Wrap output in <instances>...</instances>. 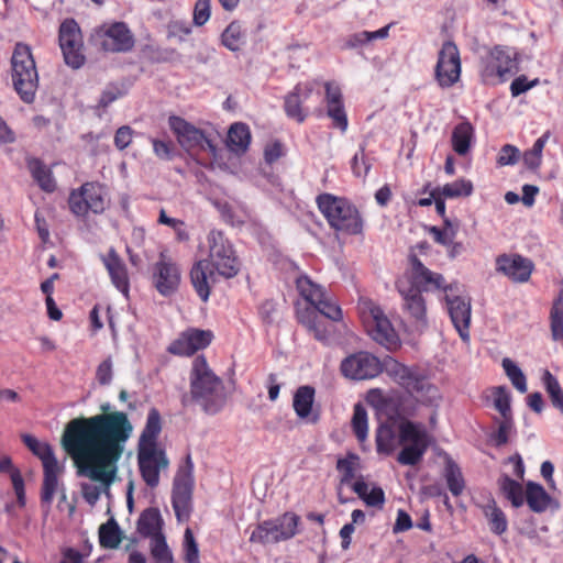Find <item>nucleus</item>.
Instances as JSON below:
<instances>
[{"label":"nucleus","mask_w":563,"mask_h":563,"mask_svg":"<svg viewBox=\"0 0 563 563\" xmlns=\"http://www.w3.org/2000/svg\"><path fill=\"white\" fill-rule=\"evenodd\" d=\"M12 70H36L31 47L24 43H16L11 56Z\"/></svg>","instance_id":"nucleus-41"},{"label":"nucleus","mask_w":563,"mask_h":563,"mask_svg":"<svg viewBox=\"0 0 563 563\" xmlns=\"http://www.w3.org/2000/svg\"><path fill=\"white\" fill-rule=\"evenodd\" d=\"M27 167L32 177L37 185L46 192H53L56 188V183L49 168H47L38 158H32L27 163Z\"/></svg>","instance_id":"nucleus-39"},{"label":"nucleus","mask_w":563,"mask_h":563,"mask_svg":"<svg viewBox=\"0 0 563 563\" xmlns=\"http://www.w3.org/2000/svg\"><path fill=\"white\" fill-rule=\"evenodd\" d=\"M539 84V79L529 80L526 76L517 77L510 85V92L512 97H518L521 93L530 90Z\"/></svg>","instance_id":"nucleus-62"},{"label":"nucleus","mask_w":563,"mask_h":563,"mask_svg":"<svg viewBox=\"0 0 563 563\" xmlns=\"http://www.w3.org/2000/svg\"><path fill=\"white\" fill-rule=\"evenodd\" d=\"M551 334L554 341L563 340V297L560 296L550 311Z\"/></svg>","instance_id":"nucleus-52"},{"label":"nucleus","mask_w":563,"mask_h":563,"mask_svg":"<svg viewBox=\"0 0 563 563\" xmlns=\"http://www.w3.org/2000/svg\"><path fill=\"white\" fill-rule=\"evenodd\" d=\"M396 288L402 298L404 312L408 314L418 328H427V301L422 291L410 287L405 280H397Z\"/></svg>","instance_id":"nucleus-20"},{"label":"nucleus","mask_w":563,"mask_h":563,"mask_svg":"<svg viewBox=\"0 0 563 563\" xmlns=\"http://www.w3.org/2000/svg\"><path fill=\"white\" fill-rule=\"evenodd\" d=\"M494 407L501 417H512L510 406V393L506 386H496L493 388Z\"/></svg>","instance_id":"nucleus-56"},{"label":"nucleus","mask_w":563,"mask_h":563,"mask_svg":"<svg viewBox=\"0 0 563 563\" xmlns=\"http://www.w3.org/2000/svg\"><path fill=\"white\" fill-rule=\"evenodd\" d=\"M211 14V0H197L194 8V23L197 26L205 25Z\"/></svg>","instance_id":"nucleus-61"},{"label":"nucleus","mask_w":563,"mask_h":563,"mask_svg":"<svg viewBox=\"0 0 563 563\" xmlns=\"http://www.w3.org/2000/svg\"><path fill=\"white\" fill-rule=\"evenodd\" d=\"M152 279L154 287L162 296H170L180 285V268L170 256L162 252L153 266Z\"/></svg>","instance_id":"nucleus-17"},{"label":"nucleus","mask_w":563,"mask_h":563,"mask_svg":"<svg viewBox=\"0 0 563 563\" xmlns=\"http://www.w3.org/2000/svg\"><path fill=\"white\" fill-rule=\"evenodd\" d=\"M78 417L67 422L60 444L71 459L77 474L109 487L117 475L133 426L123 411Z\"/></svg>","instance_id":"nucleus-1"},{"label":"nucleus","mask_w":563,"mask_h":563,"mask_svg":"<svg viewBox=\"0 0 563 563\" xmlns=\"http://www.w3.org/2000/svg\"><path fill=\"white\" fill-rule=\"evenodd\" d=\"M316 202L333 230L349 235L363 233L364 223L361 213L347 199L324 192L317 197Z\"/></svg>","instance_id":"nucleus-6"},{"label":"nucleus","mask_w":563,"mask_h":563,"mask_svg":"<svg viewBox=\"0 0 563 563\" xmlns=\"http://www.w3.org/2000/svg\"><path fill=\"white\" fill-rule=\"evenodd\" d=\"M208 256L210 263L221 277L230 279L240 272V260L233 244L220 230H211L207 235Z\"/></svg>","instance_id":"nucleus-8"},{"label":"nucleus","mask_w":563,"mask_h":563,"mask_svg":"<svg viewBox=\"0 0 563 563\" xmlns=\"http://www.w3.org/2000/svg\"><path fill=\"white\" fill-rule=\"evenodd\" d=\"M341 374L350 379L365 380L385 373V357L379 360L367 351L350 354L340 364Z\"/></svg>","instance_id":"nucleus-13"},{"label":"nucleus","mask_w":563,"mask_h":563,"mask_svg":"<svg viewBox=\"0 0 563 563\" xmlns=\"http://www.w3.org/2000/svg\"><path fill=\"white\" fill-rule=\"evenodd\" d=\"M222 44L230 51H239L246 42L245 31L239 22H231L221 35Z\"/></svg>","instance_id":"nucleus-45"},{"label":"nucleus","mask_w":563,"mask_h":563,"mask_svg":"<svg viewBox=\"0 0 563 563\" xmlns=\"http://www.w3.org/2000/svg\"><path fill=\"white\" fill-rule=\"evenodd\" d=\"M314 96L313 88L309 84H298L291 92L285 97L284 110L286 115L298 123H302L309 114L308 101Z\"/></svg>","instance_id":"nucleus-23"},{"label":"nucleus","mask_w":563,"mask_h":563,"mask_svg":"<svg viewBox=\"0 0 563 563\" xmlns=\"http://www.w3.org/2000/svg\"><path fill=\"white\" fill-rule=\"evenodd\" d=\"M397 448V437L391 426L380 424L376 430L377 452L390 455Z\"/></svg>","instance_id":"nucleus-44"},{"label":"nucleus","mask_w":563,"mask_h":563,"mask_svg":"<svg viewBox=\"0 0 563 563\" xmlns=\"http://www.w3.org/2000/svg\"><path fill=\"white\" fill-rule=\"evenodd\" d=\"M194 463L190 454H187L184 463L179 465L174 477L173 490L192 492Z\"/></svg>","instance_id":"nucleus-42"},{"label":"nucleus","mask_w":563,"mask_h":563,"mask_svg":"<svg viewBox=\"0 0 563 563\" xmlns=\"http://www.w3.org/2000/svg\"><path fill=\"white\" fill-rule=\"evenodd\" d=\"M38 73H12L15 91L25 103L34 101L38 86Z\"/></svg>","instance_id":"nucleus-29"},{"label":"nucleus","mask_w":563,"mask_h":563,"mask_svg":"<svg viewBox=\"0 0 563 563\" xmlns=\"http://www.w3.org/2000/svg\"><path fill=\"white\" fill-rule=\"evenodd\" d=\"M132 85L133 81L130 79L109 84L100 98L99 107L107 109L112 102L124 97Z\"/></svg>","instance_id":"nucleus-46"},{"label":"nucleus","mask_w":563,"mask_h":563,"mask_svg":"<svg viewBox=\"0 0 563 563\" xmlns=\"http://www.w3.org/2000/svg\"><path fill=\"white\" fill-rule=\"evenodd\" d=\"M533 269V262L520 254L504 253L496 257V271L514 283H527Z\"/></svg>","instance_id":"nucleus-22"},{"label":"nucleus","mask_w":563,"mask_h":563,"mask_svg":"<svg viewBox=\"0 0 563 563\" xmlns=\"http://www.w3.org/2000/svg\"><path fill=\"white\" fill-rule=\"evenodd\" d=\"M519 158V150L510 144H506L500 148L497 163L500 166L514 165Z\"/></svg>","instance_id":"nucleus-63"},{"label":"nucleus","mask_w":563,"mask_h":563,"mask_svg":"<svg viewBox=\"0 0 563 563\" xmlns=\"http://www.w3.org/2000/svg\"><path fill=\"white\" fill-rule=\"evenodd\" d=\"M352 429L360 442H364L367 439L368 422L367 412L362 404H356L353 410L352 417Z\"/></svg>","instance_id":"nucleus-53"},{"label":"nucleus","mask_w":563,"mask_h":563,"mask_svg":"<svg viewBox=\"0 0 563 563\" xmlns=\"http://www.w3.org/2000/svg\"><path fill=\"white\" fill-rule=\"evenodd\" d=\"M385 373L417 404L435 406L441 400L439 388L429 380L417 365L408 366L391 356H386Z\"/></svg>","instance_id":"nucleus-3"},{"label":"nucleus","mask_w":563,"mask_h":563,"mask_svg":"<svg viewBox=\"0 0 563 563\" xmlns=\"http://www.w3.org/2000/svg\"><path fill=\"white\" fill-rule=\"evenodd\" d=\"M121 530L114 519H109L99 528V542L102 548L115 549L121 543Z\"/></svg>","instance_id":"nucleus-43"},{"label":"nucleus","mask_w":563,"mask_h":563,"mask_svg":"<svg viewBox=\"0 0 563 563\" xmlns=\"http://www.w3.org/2000/svg\"><path fill=\"white\" fill-rule=\"evenodd\" d=\"M153 151L159 159L169 161L173 157L174 145L170 141L152 140Z\"/></svg>","instance_id":"nucleus-64"},{"label":"nucleus","mask_w":563,"mask_h":563,"mask_svg":"<svg viewBox=\"0 0 563 563\" xmlns=\"http://www.w3.org/2000/svg\"><path fill=\"white\" fill-rule=\"evenodd\" d=\"M459 231V223L452 222L450 219H445L443 227H430L429 233L433 240L443 246H451Z\"/></svg>","instance_id":"nucleus-48"},{"label":"nucleus","mask_w":563,"mask_h":563,"mask_svg":"<svg viewBox=\"0 0 563 563\" xmlns=\"http://www.w3.org/2000/svg\"><path fill=\"white\" fill-rule=\"evenodd\" d=\"M357 461L358 456L353 453H350L345 457L338 460L336 470L341 475L340 483L342 485H350L352 483V479L355 477Z\"/></svg>","instance_id":"nucleus-54"},{"label":"nucleus","mask_w":563,"mask_h":563,"mask_svg":"<svg viewBox=\"0 0 563 563\" xmlns=\"http://www.w3.org/2000/svg\"><path fill=\"white\" fill-rule=\"evenodd\" d=\"M397 413L405 416L398 424V442L404 448L398 453L397 462L401 465H417L428 451L431 437L424 424L407 419L415 416V406H401Z\"/></svg>","instance_id":"nucleus-5"},{"label":"nucleus","mask_w":563,"mask_h":563,"mask_svg":"<svg viewBox=\"0 0 563 563\" xmlns=\"http://www.w3.org/2000/svg\"><path fill=\"white\" fill-rule=\"evenodd\" d=\"M313 401L314 388L308 385L300 386L296 390L292 400V407L296 415L299 418H307L311 412Z\"/></svg>","instance_id":"nucleus-40"},{"label":"nucleus","mask_w":563,"mask_h":563,"mask_svg":"<svg viewBox=\"0 0 563 563\" xmlns=\"http://www.w3.org/2000/svg\"><path fill=\"white\" fill-rule=\"evenodd\" d=\"M296 288L299 295L310 305L309 308L318 310L331 321L342 320L343 313L340 306L327 294L325 289L312 282L307 275L296 279Z\"/></svg>","instance_id":"nucleus-12"},{"label":"nucleus","mask_w":563,"mask_h":563,"mask_svg":"<svg viewBox=\"0 0 563 563\" xmlns=\"http://www.w3.org/2000/svg\"><path fill=\"white\" fill-rule=\"evenodd\" d=\"M497 484L503 496L510 501L514 508H519L525 504V489L519 482L503 474Z\"/></svg>","instance_id":"nucleus-36"},{"label":"nucleus","mask_w":563,"mask_h":563,"mask_svg":"<svg viewBox=\"0 0 563 563\" xmlns=\"http://www.w3.org/2000/svg\"><path fill=\"white\" fill-rule=\"evenodd\" d=\"M252 140L250 128L246 123L235 122L233 123L227 135L228 148L236 154H244L250 146Z\"/></svg>","instance_id":"nucleus-27"},{"label":"nucleus","mask_w":563,"mask_h":563,"mask_svg":"<svg viewBox=\"0 0 563 563\" xmlns=\"http://www.w3.org/2000/svg\"><path fill=\"white\" fill-rule=\"evenodd\" d=\"M321 316L323 314L311 308H305L297 312L298 322L303 325L317 341L327 344L332 333V327L325 323L321 319Z\"/></svg>","instance_id":"nucleus-26"},{"label":"nucleus","mask_w":563,"mask_h":563,"mask_svg":"<svg viewBox=\"0 0 563 563\" xmlns=\"http://www.w3.org/2000/svg\"><path fill=\"white\" fill-rule=\"evenodd\" d=\"M300 517L287 511L275 520H265L252 531L250 542L268 544L294 538L298 533Z\"/></svg>","instance_id":"nucleus-11"},{"label":"nucleus","mask_w":563,"mask_h":563,"mask_svg":"<svg viewBox=\"0 0 563 563\" xmlns=\"http://www.w3.org/2000/svg\"><path fill=\"white\" fill-rule=\"evenodd\" d=\"M514 428V418L512 417H501V420L498 423V429L494 433L493 439L497 446H501L508 443L509 434Z\"/></svg>","instance_id":"nucleus-59"},{"label":"nucleus","mask_w":563,"mask_h":563,"mask_svg":"<svg viewBox=\"0 0 563 563\" xmlns=\"http://www.w3.org/2000/svg\"><path fill=\"white\" fill-rule=\"evenodd\" d=\"M525 501L531 511L541 514L550 507L552 497L541 484L529 481L526 483Z\"/></svg>","instance_id":"nucleus-28"},{"label":"nucleus","mask_w":563,"mask_h":563,"mask_svg":"<svg viewBox=\"0 0 563 563\" xmlns=\"http://www.w3.org/2000/svg\"><path fill=\"white\" fill-rule=\"evenodd\" d=\"M474 139V128L468 121L456 124L452 131L451 143L453 151L460 155H466Z\"/></svg>","instance_id":"nucleus-31"},{"label":"nucleus","mask_w":563,"mask_h":563,"mask_svg":"<svg viewBox=\"0 0 563 563\" xmlns=\"http://www.w3.org/2000/svg\"><path fill=\"white\" fill-rule=\"evenodd\" d=\"M22 441L25 446L37 456L43 464V483L41 487L40 500L41 508L45 516L51 511L54 495L60 493V500H66V493L63 485L59 487L58 476L63 468L54 454L52 446L47 442H41L31 434H23Z\"/></svg>","instance_id":"nucleus-4"},{"label":"nucleus","mask_w":563,"mask_h":563,"mask_svg":"<svg viewBox=\"0 0 563 563\" xmlns=\"http://www.w3.org/2000/svg\"><path fill=\"white\" fill-rule=\"evenodd\" d=\"M0 472L10 473L12 486L16 495V501L20 507H24L26 503L24 479L20 470L13 466L12 460L9 456L0 459Z\"/></svg>","instance_id":"nucleus-37"},{"label":"nucleus","mask_w":563,"mask_h":563,"mask_svg":"<svg viewBox=\"0 0 563 563\" xmlns=\"http://www.w3.org/2000/svg\"><path fill=\"white\" fill-rule=\"evenodd\" d=\"M351 169L356 177H366L369 169L371 164L367 162L365 157V150L361 147L357 153L353 156L351 161Z\"/></svg>","instance_id":"nucleus-60"},{"label":"nucleus","mask_w":563,"mask_h":563,"mask_svg":"<svg viewBox=\"0 0 563 563\" xmlns=\"http://www.w3.org/2000/svg\"><path fill=\"white\" fill-rule=\"evenodd\" d=\"M58 40L66 65L73 69L84 66L81 33L75 20L67 19L60 24Z\"/></svg>","instance_id":"nucleus-16"},{"label":"nucleus","mask_w":563,"mask_h":563,"mask_svg":"<svg viewBox=\"0 0 563 563\" xmlns=\"http://www.w3.org/2000/svg\"><path fill=\"white\" fill-rule=\"evenodd\" d=\"M542 382L553 407L563 415V389L559 380L550 371L545 369L542 375Z\"/></svg>","instance_id":"nucleus-47"},{"label":"nucleus","mask_w":563,"mask_h":563,"mask_svg":"<svg viewBox=\"0 0 563 563\" xmlns=\"http://www.w3.org/2000/svg\"><path fill=\"white\" fill-rule=\"evenodd\" d=\"M212 340V331L189 328L169 344L167 351L178 356H191L196 352L209 346Z\"/></svg>","instance_id":"nucleus-21"},{"label":"nucleus","mask_w":563,"mask_h":563,"mask_svg":"<svg viewBox=\"0 0 563 563\" xmlns=\"http://www.w3.org/2000/svg\"><path fill=\"white\" fill-rule=\"evenodd\" d=\"M444 301L455 330L460 338L464 342H467L470 340L472 316L471 299L455 294L454 289L453 291H448L444 295Z\"/></svg>","instance_id":"nucleus-18"},{"label":"nucleus","mask_w":563,"mask_h":563,"mask_svg":"<svg viewBox=\"0 0 563 563\" xmlns=\"http://www.w3.org/2000/svg\"><path fill=\"white\" fill-rule=\"evenodd\" d=\"M443 477L451 494L459 497L465 489V479L457 463L451 457H445Z\"/></svg>","instance_id":"nucleus-35"},{"label":"nucleus","mask_w":563,"mask_h":563,"mask_svg":"<svg viewBox=\"0 0 563 563\" xmlns=\"http://www.w3.org/2000/svg\"><path fill=\"white\" fill-rule=\"evenodd\" d=\"M162 431V417L156 408H151L145 427L140 437V448H156V441Z\"/></svg>","instance_id":"nucleus-33"},{"label":"nucleus","mask_w":563,"mask_h":563,"mask_svg":"<svg viewBox=\"0 0 563 563\" xmlns=\"http://www.w3.org/2000/svg\"><path fill=\"white\" fill-rule=\"evenodd\" d=\"M327 114L332 120L334 128L341 132L347 130L349 121L343 103L327 107Z\"/></svg>","instance_id":"nucleus-58"},{"label":"nucleus","mask_w":563,"mask_h":563,"mask_svg":"<svg viewBox=\"0 0 563 563\" xmlns=\"http://www.w3.org/2000/svg\"><path fill=\"white\" fill-rule=\"evenodd\" d=\"M434 70H461L460 52L453 42L442 45Z\"/></svg>","instance_id":"nucleus-38"},{"label":"nucleus","mask_w":563,"mask_h":563,"mask_svg":"<svg viewBox=\"0 0 563 563\" xmlns=\"http://www.w3.org/2000/svg\"><path fill=\"white\" fill-rule=\"evenodd\" d=\"M408 264V268L400 280H405L407 285L419 289V291H442L445 295L448 291L457 288L456 283H448L442 274L428 268L413 253L409 254Z\"/></svg>","instance_id":"nucleus-10"},{"label":"nucleus","mask_w":563,"mask_h":563,"mask_svg":"<svg viewBox=\"0 0 563 563\" xmlns=\"http://www.w3.org/2000/svg\"><path fill=\"white\" fill-rule=\"evenodd\" d=\"M102 263L110 276L113 286L125 297H128L130 290L128 268L123 260L119 256L113 247L108 251L107 255L102 256Z\"/></svg>","instance_id":"nucleus-25"},{"label":"nucleus","mask_w":563,"mask_h":563,"mask_svg":"<svg viewBox=\"0 0 563 563\" xmlns=\"http://www.w3.org/2000/svg\"><path fill=\"white\" fill-rule=\"evenodd\" d=\"M503 368L514 387L521 394L527 391V379L522 371L510 360H503Z\"/></svg>","instance_id":"nucleus-55"},{"label":"nucleus","mask_w":563,"mask_h":563,"mask_svg":"<svg viewBox=\"0 0 563 563\" xmlns=\"http://www.w3.org/2000/svg\"><path fill=\"white\" fill-rule=\"evenodd\" d=\"M189 385L190 391L180 397L184 408L198 404L206 413L216 415L224 407L227 394L223 380L213 373L203 355L192 361Z\"/></svg>","instance_id":"nucleus-2"},{"label":"nucleus","mask_w":563,"mask_h":563,"mask_svg":"<svg viewBox=\"0 0 563 563\" xmlns=\"http://www.w3.org/2000/svg\"><path fill=\"white\" fill-rule=\"evenodd\" d=\"M492 70H512L518 66V53L512 47L497 45L489 54Z\"/></svg>","instance_id":"nucleus-30"},{"label":"nucleus","mask_w":563,"mask_h":563,"mask_svg":"<svg viewBox=\"0 0 563 563\" xmlns=\"http://www.w3.org/2000/svg\"><path fill=\"white\" fill-rule=\"evenodd\" d=\"M169 128L177 137L178 143L186 151L203 150L208 151L213 158L218 157V148L213 141L205 133L187 122L185 119L172 115L168 120Z\"/></svg>","instance_id":"nucleus-14"},{"label":"nucleus","mask_w":563,"mask_h":563,"mask_svg":"<svg viewBox=\"0 0 563 563\" xmlns=\"http://www.w3.org/2000/svg\"><path fill=\"white\" fill-rule=\"evenodd\" d=\"M151 555L155 563H175L173 552L170 551L164 534L154 536L151 539Z\"/></svg>","instance_id":"nucleus-51"},{"label":"nucleus","mask_w":563,"mask_h":563,"mask_svg":"<svg viewBox=\"0 0 563 563\" xmlns=\"http://www.w3.org/2000/svg\"><path fill=\"white\" fill-rule=\"evenodd\" d=\"M91 41L104 52H129L134 46V37L123 22H115L108 27L100 26L91 35Z\"/></svg>","instance_id":"nucleus-15"},{"label":"nucleus","mask_w":563,"mask_h":563,"mask_svg":"<svg viewBox=\"0 0 563 563\" xmlns=\"http://www.w3.org/2000/svg\"><path fill=\"white\" fill-rule=\"evenodd\" d=\"M360 318L368 335L389 352L401 346L400 338L383 309L372 299L361 297L357 302Z\"/></svg>","instance_id":"nucleus-7"},{"label":"nucleus","mask_w":563,"mask_h":563,"mask_svg":"<svg viewBox=\"0 0 563 563\" xmlns=\"http://www.w3.org/2000/svg\"><path fill=\"white\" fill-rule=\"evenodd\" d=\"M109 205V195L104 185L98 181H86L73 189L68 197L69 210L77 217L85 218L90 212L101 214Z\"/></svg>","instance_id":"nucleus-9"},{"label":"nucleus","mask_w":563,"mask_h":563,"mask_svg":"<svg viewBox=\"0 0 563 563\" xmlns=\"http://www.w3.org/2000/svg\"><path fill=\"white\" fill-rule=\"evenodd\" d=\"M139 468L145 484L155 488L159 484V472L169 465L163 450L157 448H140L137 454Z\"/></svg>","instance_id":"nucleus-19"},{"label":"nucleus","mask_w":563,"mask_h":563,"mask_svg":"<svg viewBox=\"0 0 563 563\" xmlns=\"http://www.w3.org/2000/svg\"><path fill=\"white\" fill-rule=\"evenodd\" d=\"M192 492L173 490L172 505L179 521L188 520L191 511Z\"/></svg>","instance_id":"nucleus-50"},{"label":"nucleus","mask_w":563,"mask_h":563,"mask_svg":"<svg viewBox=\"0 0 563 563\" xmlns=\"http://www.w3.org/2000/svg\"><path fill=\"white\" fill-rule=\"evenodd\" d=\"M190 282L198 297L207 302L212 286L218 282L217 271L210 266V263L203 260L196 262L190 269Z\"/></svg>","instance_id":"nucleus-24"},{"label":"nucleus","mask_w":563,"mask_h":563,"mask_svg":"<svg viewBox=\"0 0 563 563\" xmlns=\"http://www.w3.org/2000/svg\"><path fill=\"white\" fill-rule=\"evenodd\" d=\"M163 520L157 508H146L143 510L137 520V531L143 537H151L162 533Z\"/></svg>","instance_id":"nucleus-32"},{"label":"nucleus","mask_w":563,"mask_h":563,"mask_svg":"<svg viewBox=\"0 0 563 563\" xmlns=\"http://www.w3.org/2000/svg\"><path fill=\"white\" fill-rule=\"evenodd\" d=\"M483 514L488 522L489 530L501 536L508 529V519L504 510L492 499L482 507Z\"/></svg>","instance_id":"nucleus-34"},{"label":"nucleus","mask_w":563,"mask_h":563,"mask_svg":"<svg viewBox=\"0 0 563 563\" xmlns=\"http://www.w3.org/2000/svg\"><path fill=\"white\" fill-rule=\"evenodd\" d=\"M439 194L444 198L468 197L473 194V184L471 180L461 178L445 184L443 187H437Z\"/></svg>","instance_id":"nucleus-49"},{"label":"nucleus","mask_w":563,"mask_h":563,"mask_svg":"<svg viewBox=\"0 0 563 563\" xmlns=\"http://www.w3.org/2000/svg\"><path fill=\"white\" fill-rule=\"evenodd\" d=\"M183 553L185 563H201L198 543L190 528H187L184 533Z\"/></svg>","instance_id":"nucleus-57"}]
</instances>
